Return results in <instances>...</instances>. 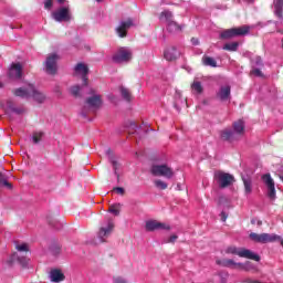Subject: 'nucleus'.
Returning a JSON list of instances; mask_svg holds the SVG:
<instances>
[{
	"instance_id": "40",
	"label": "nucleus",
	"mask_w": 283,
	"mask_h": 283,
	"mask_svg": "<svg viewBox=\"0 0 283 283\" xmlns=\"http://www.w3.org/2000/svg\"><path fill=\"white\" fill-rule=\"evenodd\" d=\"M114 283H127V280L124 279L123 276H115L113 277Z\"/></svg>"
},
{
	"instance_id": "47",
	"label": "nucleus",
	"mask_w": 283,
	"mask_h": 283,
	"mask_svg": "<svg viewBox=\"0 0 283 283\" xmlns=\"http://www.w3.org/2000/svg\"><path fill=\"white\" fill-rule=\"evenodd\" d=\"M249 283H262L260 281H250Z\"/></svg>"
},
{
	"instance_id": "46",
	"label": "nucleus",
	"mask_w": 283,
	"mask_h": 283,
	"mask_svg": "<svg viewBox=\"0 0 283 283\" xmlns=\"http://www.w3.org/2000/svg\"><path fill=\"white\" fill-rule=\"evenodd\" d=\"M281 240H276V242H281V247H283V239L280 237Z\"/></svg>"
},
{
	"instance_id": "22",
	"label": "nucleus",
	"mask_w": 283,
	"mask_h": 283,
	"mask_svg": "<svg viewBox=\"0 0 283 283\" xmlns=\"http://www.w3.org/2000/svg\"><path fill=\"white\" fill-rule=\"evenodd\" d=\"M50 280L51 282H63V280H65V275L63 274V272L61 270H51L50 272Z\"/></svg>"
},
{
	"instance_id": "44",
	"label": "nucleus",
	"mask_w": 283,
	"mask_h": 283,
	"mask_svg": "<svg viewBox=\"0 0 283 283\" xmlns=\"http://www.w3.org/2000/svg\"><path fill=\"white\" fill-rule=\"evenodd\" d=\"M191 43H192V45H198L200 43V41H198V38H192Z\"/></svg>"
},
{
	"instance_id": "14",
	"label": "nucleus",
	"mask_w": 283,
	"mask_h": 283,
	"mask_svg": "<svg viewBox=\"0 0 283 283\" xmlns=\"http://www.w3.org/2000/svg\"><path fill=\"white\" fill-rule=\"evenodd\" d=\"M91 94H93V96L86 99V105H88V107H92L93 109H98L103 106V98L101 97V95L96 94L94 90H91Z\"/></svg>"
},
{
	"instance_id": "42",
	"label": "nucleus",
	"mask_w": 283,
	"mask_h": 283,
	"mask_svg": "<svg viewBox=\"0 0 283 283\" xmlns=\"http://www.w3.org/2000/svg\"><path fill=\"white\" fill-rule=\"evenodd\" d=\"M52 1H53V0H46V1L44 2V8H45V10H52V6H53Z\"/></svg>"
},
{
	"instance_id": "26",
	"label": "nucleus",
	"mask_w": 283,
	"mask_h": 283,
	"mask_svg": "<svg viewBox=\"0 0 283 283\" xmlns=\"http://www.w3.org/2000/svg\"><path fill=\"white\" fill-rule=\"evenodd\" d=\"M234 36H244L247 34H249V27L248 25H243V27H239V28H232Z\"/></svg>"
},
{
	"instance_id": "20",
	"label": "nucleus",
	"mask_w": 283,
	"mask_h": 283,
	"mask_svg": "<svg viewBox=\"0 0 283 283\" xmlns=\"http://www.w3.org/2000/svg\"><path fill=\"white\" fill-rule=\"evenodd\" d=\"M217 96L220 98V101H229V98H231V86H221Z\"/></svg>"
},
{
	"instance_id": "9",
	"label": "nucleus",
	"mask_w": 283,
	"mask_h": 283,
	"mask_svg": "<svg viewBox=\"0 0 283 283\" xmlns=\"http://www.w3.org/2000/svg\"><path fill=\"white\" fill-rule=\"evenodd\" d=\"M114 231V221L109 219L106 223H104L99 231L97 232V238L99 242H106L107 238L112 235V232Z\"/></svg>"
},
{
	"instance_id": "34",
	"label": "nucleus",
	"mask_w": 283,
	"mask_h": 283,
	"mask_svg": "<svg viewBox=\"0 0 283 283\" xmlns=\"http://www.w3.org/2000/svg\"><path fill=\"white\" fill-rule=\"evenodd\" d=\"M108 211H109V213H113V216H119L120 214V203L111 206Z\"/></svg>"
},
{
	"instance_id": "18",
	"label": "nucleus",
	"mask_w": 283,
	"mask_h": 283,
	"mask_svg": "<svg viewBox=\"0 0 283 283\" xmlns=\"http://www.w3.org/2000/svg\"><path fill=\"white\" fill-rule=\"evenodd\" d=\"M23 72V66L20 63H14L9 69V77L10 78H21Z\"/></svg>"
},
{
	"instance_id": "38",
	"label": "nucleus",
	"mask_w": 283,
	"mask_h": 283,
	"mask_svg": "<svg viewBox=\"0 0 283 283\" xmlns=\"http://www.w3.org/2000/svg\"><path fill=\"white\" fill-rule=\"evenodd\" d=\"M80 92H81V86L78 85H75L71 88V93L73 94V96H78Z\"/></svg>"
},
{
	"instance_id": "30",
	"label": "nucleus",
	"mask_w": 283,
	"mask_h": 283,
	"mask_svg": "<svg viewBox=\"0 0 283 283\" xmlns=\"http://www.w3.org/2000/svg\"><path fill=\"white\" fill-rule=\"evenodd\" d=\"M119 91L124 101H128V102L132 101V92L128 91V88L120 86Z\"/></svg>"
},
{
	"instance_id": "50",
	"label": "nucleus",
	"mask_w": 283,
	"mask_h": 283,
	"mask_svg": "<svg viewBox=\"0 0 283 283\" xmlns=\"http://www.w3.org/2000/svg\"><path fill=\"white\" fill-rule=\"evenodd\" d=\"M227 220V217L223 218V222Z\"/></svg>"
},
{
	"instance_id": "29",
	"label": "nucleus",
	"mask_w": 283,
	"mask_h": 283,
	"mask_svg": "<svg viewBox=\"0 0 283 283\" xmlns=\"http://www.w3.org/2000/svg\"><path fill=\"white\" fill-rule=\"evenodd\" d=\"M191 90H192V93L193 94H201L203 92V88H202V83L198 82V81H195L192 84H191Z\"/></svg>"
},
{
	"instance_id": "5",
	"label": "nucleus",
	"mask_w": 283,
	"mask_h": 283,
	"mask_svg": "<svg viewBox=\"0 0 283 283\" xmlns=\"http://www.w3.org/2000/svg\"><path fill=\"white\" fill-rule=\"evenodd\" d=\"M226 252L231 253L232 255H239V258H247L248 260H254L255 262H260V255L244 248L230 247L227 249Z\"/></svg>"
},
{
	"instance_id": "37",
	"label": "nucleus",
	"mask_w": 283,
	"mask_h": 283,
	"mask_svg": "<svg viewBox=\"0 0 283 283\" xmlns=\"http://www.w3.org/2000/svg\"><path fill=\"white\" fill-rule=\"evenodd\" d=\"M43 138V132H36L33 134V143H41V139Z\"/></svg>"
},
{
	"instance_id": "10",
	"label": "nucleus",
	"mask_w": 283,
	"mask_h": 283,
	"mask_svg": "<svg viewBox=\"0 0 283 283\" xmlns=\"http://www.w3.org/2000/svg\"><path fill=\"white\" fill-rule=\"evenodd\" d=\"M263 180L266 189H268V197L270 200H275V181L271 177V174H265L261 177Z\"/></svg>"
},
{
	"instance_id": "24",
	"label": "nucleus",
	"mask_w": 283,
	"mask_h": 283,
	"mask_svg": "<svg viewBox=\"0 0 283 283\" xmlns=\"http://www.w3.org/2000/svg\"><path fill=\"white\" fill-rule=\"evenodd\" d=\"M217 264L220 266H228V269H238V266H242V263H235V261L231 259L218 260Z\"/></svg>"
},
{
	"instance_id": "12",
	"label": "nucleus",
	"mask_w": 283,
	"mask_h": 283,
	"mask_svg": "<svg viewBox=\"0 0 283 283\" xmlns=\"http://www.w3.org/2000/svg\"><path fill=\"white\" fill-rule=\"evenodd\" d=\"M134 21L132 19L122 20L116 28V32L120 39H125L127 36V30L133 28Z\"/></svg>"
},
{
	"instance_id": "6",
	"label": "nucleus",
	"mask_w": 283,
	"mask_h": 283,
	"mask_svg": "<svg viewBox=\"0 0 283 283\" xmlns=\"http://www.w3.org/2000/svg\"><path fill=\"white\" fill-rule=\"evenodd\" d=\"M250 240H252V242H258L259 244H268V242H277V240L280 239V235L275 234V233H255L252 232L249 235Z\"/></svg>"
},
{
	"instance_id": "15",
	"label": "nucleus",
	"mask_w": 283,
	"mask_h": 283,
	"mask_svg": "<svg viewBox=\"0 0 283 283\" xmlns=\"http://www.w3.org/2000/svg\"><path fill=\"white\" fill-rule=\"evenodd\" d=\"M90 72V69H87V65L83 63H78L75 66V75L81 76L84 85H87V73Z\"/></svg>"
},
{
	"instance_id": "2",
	"label": "nucleus",
	"mask_w": 283,
	"mask_h": 283,
	"mask_svg": "<svg viewBox=\"0 0 283 283\" xmlns=\"http://www.w3.org/2000/svg\"><path fill=\"white\" fill-rule=\"evenodd\" d=\"M52 19L57 23H69L72 20L70 4H64L51 13Z\"/></svg>"
},
{
	"instance_id": "8",
	"label": "nucleus",
	"mask_w": 283,
	"mask_h": 283,
	"mask_svg": "<svg viewBox=\"0 0 283 283\" xmlns=\"http://www.w3.org/2000/svg\"><path fill=\"white\" fill-rule=\"evenodd\" d=\"M214 178L221 189H227V187H231L235 182V178L229 172L217 171Z\"/></svg>"
},
{
	"instance_id": "25",
	"label": "nucleus",
	"mask_w": 283,
	"mask_h": 283,
	"mask_svg": "<svg viewBox=\"0 0 283 283\" xmlns=\"http://www.w3.org/2000/svg\"><path fill=\"white\" fill-rule=\"evenodd\" d=\"M274 13L279 19H283V0H274Z\"/></svg>"
},
{
	"instance_id": "23",
	"label": "nucleus",
	"mask_w": 283,
	"mask_h": 283,
	"mask_svg": "<svg viewBox=\"0 0 283 283\" xmlns=\"http://www.w3.org/2000/svg\"><path fill=\"white\" fill-rule=\"evenodd\" d=\"M244 191L247 196H251L253 192V180L249 176H242Z\"/></svg>"
},
{
	"instance_id": "45",
	"label": "nucleus",
	"mask_w": 283,
	"mask_h": 283,
	"mask_svg": "<svg viewBox=\"0 0 283 283\" xmlns=\"http://www.w3.org/2000/svg\"><path fill=\"white\" fill-rule=\"evenodd\" d=\"M57 3H60L61 6L65 4V0H57Z\"/></svg>"
},
{
	"instance_id": "3",
	"label": "nucleus",
	"mask_w": 283,
	"mask_h": 283,
	"mask_svg": "<svg viewBox=\"0 0 283 283\" xmlns=\"http://www.w3.org/2000/svg\"><path fill=\"white\" fill-rule=\"evenodd\" d=\"M150 174L153 176L166 178V180H171V178H174V169L166 164L153 165Z\"/></svg>"
},
{
	"instance_id": "41",
	"label": "nucleus",
	"mask_w": 283,
	"mask_h": 283,
	"mask_svg": "<svg viewBox=\"0 0 283 283\" xmlns=\"http://www.w3.org/2000/svg\"><path fill=\"white\" fill-rule=\"evenodd\" d=\"M113 191H116L118 196H125V188L123 187H115Z\"/></svg>"
},
{
	"instance_id": "13",
	"label": "nucleus",
	"mask_w": 283,
	"mask_h": 283,
	"mask_svg": "<svg viewBox=\"0 0 283 283\" xmlns=\"http://www.w3.org/2000/svg\"><path fill=\"white\" fill-rule=\"evenodd\" d=\"M56 61H59L56 53L48 55L45 61V72L48 74H56Z\"/></svg>"
},
{
	"instance_id": "17",
	"label": "nucleus",
	"mask_w": 283,
	"mask_h": 283,
	"mask_svg": "<svg viewBox=\"0 0 283 283\" xmlns=\"http://www.w3.org/2000/svg\"><path fill=\"white\" fill-rule=\"evenodd\" d=\"M4 109L7 114H18V115L25 114V108L23 106L15 107L12 101L7 102Z\"/></svg>"
},
{
	"instance_id": "19",
	"label": "nucleus",
	"mask_w": 283,
	"mask_h": 283,
	"mask_svg": "<svg viewBox=\"0 0 283 283\" xmlns=\"http://www.w3.org/2000/svg\"><path fill=\"white\" fill-rule=\"evenodd\" d=\"M29 90L31 91V96L36 103H45V94L41 91L34 88V85L29 84Z\"/></svg>"
},
{
	"instance_id": "32",
	"label": "nucleus",
	"mask_w": 283,
	"mask_h": 283,
	"mask_svg": "<svg viewBox=\"0 0 283 283\" xmlns=\"http://www.w3.org/2000/svg\"><path fill=\"white\" fill-rule=\"evenodd\" d=\"M111 163L113 165L114 174L117 177V180H120V175L118 174V169H120V164L114 158H111Z\"/></svg>"
},
{
	"instance_id": "11",
	"label": "nucleus",
	"mask_w": 283,
	"mask_h": 283,
	"mask_svg": "<svg viewBox=\"0 0 283 283\" xmlns=\"http://www.w3.org/2000/svg\"><path fill=\"white\" fill-rule=\"evenodd\" d=\"M171 226L159 222L157 220L146 221V231H169Z\"/></svg>"
},
{
	"instance_id": "28",
	"label": "nucleus",
	"mask_w": 283,
	"mask_h": 283,
	"mask_svg": "<svg viewBox=\"0 0 283 283\" xmlns=\"http://www.w3.org/2000/svg\"><path fill=\"white\" fill-rule=\"evenodd\" d=\"M202 62H203V65H208L209 67H218V63L213 57L203 56Z\"/></svg>"
},
{
	"instance_id": "21",
	"label": "nucleus",
	"mask_w": 283,
	"mask_h": 283,
	"mask_svg": "<svg viewBox=\"0 0 283 283\" xmlns=\"http://www.w3.org/2000/svg\"><path fill=\"white\" fill-rule=\"evenodd\" d=\"M15 96L20 98H30L32 96V91L30 90V84L27 87H20L14 91Z\"/></svg>"
},
{
	"instance_id": "31",
	"label": "nucleus",
	"mask_w": 283,
	"mask_h": 283,
	"mask_svg": "<svg viewBox=\"0 0 283 283\" xmlns=\"http://www.w3.org/2000/svg\"><path fill=\"white\" fill-rule=\"evenodd\" d=\"M239 45L238 42H230L223 45V50H227L228 52H237Z\"/></svg>"
},
{
	"instance_id": "27",
	"label": "nucleus",
	"mask_w": 283,
	"mask_h": 283,
	"mask_svg": "<svg viewBox=\"0 0 283 283\" xmlns=\"http://www.w3.org/2000/svg\"><path fill=\"white\" fill-rule=\"evenodd\" d=\"M154 185H155L156 189H161V191H165V189H167L169 187V184H167L163 179H155Z\"/></svg>"
},
{
	"instance_id": "48",
	"label": "nucleus",
	"mask_w": 283,
	"mask_h": 283,
	"mask_svg": "<svg viewBox=\"0 0 283 283\" xmlns=\"http://www.w3.org/2000/svg\"><path fill=\"white\" fill-rule=\"evenodd\" d=\"M98 3H101V1H103V0H96Z\"/></svg>"
},
{
	"instance_id": "4",
	"label": "nucleus",
	"mask_w": 283,
	"mask_h": 283,
	"mask_svg": "<svg viewBox=\"0 0 283 283\" xmlns=\"http://www.w3.org/2000/svg\"><path fill=\"white\" fill-rule=\"evenodd\" d=\"M159 19L160 21L167 22L168 32H171L172 34H178V32H182V25H179L176 23V21L171 20L174 19V14L170 11L161 12Z\"/></svg>"
},
{
	"instance_id": "39",
	"label": "nucleus",
	"mask_w": 283,
	"mask_h": 283,
	"mask_svg": "<svg viewBox=\"0 0 283 283\" xmlns=\"http://www.w3.org/2000/svg\"><path fill=\"white\" fill-rule=\"evenodd\" d=\"M176 240H178V235L177 234H172V235H170L169 237V239L168 240H165V243L166 244H174V242H176Z\"/></svg>"
},
{
	"instance_id": "36",
	"label": "nucleus",
	"mask_w": 283,
	"mask_h": 283,
	"mask_svg": "<svg viewBox=\"0 0 283 283\" xmlns=\"http://www.w3.org/2000/svg\"><path fill=\"white\" fill-rule=\"evenodd\" d=\"M17 251H19L20 253H28L30 251V248L28 247V243H21V244H17L15 245Z\"/></svg>"
},
{
	"instance_id": "35",
	"label": "nucleus",
	"mask_w": 283,
	"mask_h": 283,
	"mask_svg": "<svg viewBox=\"0 0 283 283\" xmlns=\"http://www.w3.org/2000/svg\"><path fill=\"white\" fill-rule=\"evenodd\" d=\"M0 182L7 187V189H12V184L8 182V176L0 172Z\"/></svg>"
},
{
	"instance_id": "43",
	"label": "nucleus",
	"mask_w": 283,
	"mask_h": 283,
	"mask_svg": "<svg viewBox=\"0 0 283 283\" xmlns=\"http://www.w3.org/2000/svg\"><path fill=\"white\" fill-rule=\"evenodd\" d=\"M251 74H254V76H262V71H260V69H253Z\"/></svg>"
},
{
	"instance_id": "1",
	"label": "nucleus",
	"mask_w": 283,
	"mask_h": 283,
	"mask_svg": "<svg viewBox=\"0 0 283 283\" xmlns=\"http://www.w3.org/2000/svg\"><path fill=\"white\" fill-rule=\"evenodd\" d=\"M240 136H244V120L242 119L233 123V130H231V128H226L221 132L222 140H229L230 143L238 140Z\"/></svg>"
},
{
	"instance_id": "33",
	"label": "nucleus",
	"mask_w": 283,
	"mask_h": 283,
	"mask_svg": "<svg viewBox=\"0 0 283 283\" xmlns=\"http://www.w3.org/2000/svg\"><path fill=\"white\" fill-rule=\"evenodd\" d=\"M220 36L221 39H233V36H235L233 28L224 30L223 32H221Z\"/></svg>"
},
{
	"instance_id": "16",
	"label": "nucleus",
	"mask_w": 283,
	"mask_h": 283,
	"mask_svg": "<svg viewBox=\"0 0 283 283\" xmlns=\"http://www.w3.org/2000/svg\"><path fill=\"white\" fill-rule=\"evenodd\" d=\"M180 56V52L176 46H168L164 51V57L166 61H176Z\"/></svg>"
},
{
	"instance_id": "49",
	"label": "nucleus",
	"mask_w": 283,
	"mask_h": 283,
	"mask_svg": "<svg viewBox=\"0 0 283 283\" xmlns=\"http://www.w3.org/2000/svg\"><path fill=\"white\" fill-rule=\"evenodd\" d=\"M0 87H3V84H1V82H0Z\"/></svg>"
},
{
	"instance_id": "7",
	"label": "nucleus",
	"mask_w": 283,
	"mask_h": 283,
	"mask_svg": "<svg viewBox=\"0 0 283 283\" xmlns=\"http://www.w3.org/2000/svg\"><path fill=\"white\" fill-rule=\"evenodd\" d=\"M134 59V53L128 48L118 49L113 55L114 63H129Z\"/></svg>"
}]
</instances>
